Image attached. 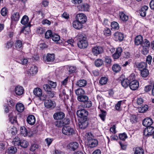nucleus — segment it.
<instances>
[{
    "mask_svg": "<svg viewBox=\"0 0 154 154\" xmlns=\"http://www.w3.org/2000/svg\"><path fill=\"white\" fill-rule=\"evenodd\" d=\"M78 37L79 40L78 43V47L80 48H86L88 45V44L86 35L84 33H80L78 35Z\"/></svg>",
    "mask_w": 154,
    "mask_h": 154,
    "instance_id": "nucleus-1",
    "label": "nucleus"
},
{
    "mask_svg": "<svg viewBox=\"0 0 154 154\" xmlns=\"http://www.w3.org/2000/svg\"><path fill=\"white\" fill-rule=\"evenodd\" d=\"M91 134L90 133H86V136H87V139L88 140V143L90 147L93 148L97 146L98 144V141L97 140L90 138V135Z\"/></svg>",
    "mask_w": 154,
    "mask_h": 154,
    "instance_id": "nucleus-2",
    "label": "nucleus"
},
{
    "mask_svg": "<svg viewBox=\"0 0 154 154\" xmlns=\"http://www.w3.org/2000/svg\"><path fill=\"white\" fill-rule=\"evenodd\" d=\"M88 114V112L84 109H80L76 112L77 116L82 119H87V116Z\"/></svg>",
    "mask_w": 154,
    "mask_h": 154,
    "instance_id": "nucleus-3",
    "label": "nucleus"
},
{
    "mask_svg": "<svg viewBox=\"0 0 154 154\" xmlns=\"http://www.w3.org/2000/svg\"><path fill=\"white\" fill-rule=\"evenodd\" d=\"M62 132L66 135H71L74 134L73 129L69 126L63 127L62 129Z\"/></svg>",
    "mask_w": 154,
    "mask_h": 154,
    "instance_id": "nucleus-4",
    "label": "nucleus"
},
{
    "mask_svg": "<svg viewBox=\"0 0 154 154\" xmlns=\"http://www.w3.org/2000/svg\"><path fill=\"white\" fill-rule=\"evenodd\" d=\"M103 51V48L100 46H95L92 49V53L94 56H97Z\"/></svg>",
    "mask_w": 154,
    "mask_h": 154,
    "instance_id": "nucleus-5",
    "label": "nucleus"
},
{
    "mask_svg": "<svg viewBox=\"0 0 154 154\" xmlns=\"http://www.w3.org/2000/svg\"><path fill=\"white\" fill-rule=\"evenodd\" d=\"M76 19L77 20L82 24L85 23L87 20L86 15L82 13L77 14L76 16Z\"/></svg>",
    "mask_w": 154,
    "mask_h": 154,
    "instance_id": "nucleus-6",
    "label": "nucleus"
},
{
    "mask_svg": "<svg viewBox=\"0 0 154 154\" xmlns=\"http://www.w3.org/2000/svg\"><path fill=\"white\" fill-rule=\"evenodd\" d=\"M144 134L146 137L152 135L154 133V128L152 127H148L144 130Z\"/></svg>",
    "mask_w": 154,
    "mask_h": 154,
    "instance_id": "nucleus-7",
    "label": "nucleus"
},
{
    "mask_svg": "<svg viewBox=\"0 0 154 154\" xmlns=\"http://www.w3.org/2000/svg\"><path fill=\"white\" fill-rule=\"evenodd\" d=\"M43 58L44 60L48 62L53 61L55 58L54 54H48L46 56H43Z\"/></svg>",
    "mask_w": 154,
    "mask_h": 154,
    "instance_id": "nucleus-8",
    "label": "nucleus"
},
{
    "mask_svg": "<svg viewBox=\"0 0 154 154\" xmlns=\"http://www.w3.org/2000/svg\"><path fill=\"white\" fill-rule=\"evenodd\" d=\"M114 38L116 41H122L124 39L123 34L119 32H116L114 34Z\"/></svg>",
    "mask_w": 154,
    "mask_h": 154,
    "instance_id": "nucleus-9",
    "label": "nucleus"
},
{
    "mask_svg": "<svg viewBox=\"0 0 154 154\" xmlns=\"http://www.w3.org/2000/svg\"><path fill=\"white\" fill-rule=\"evenodd\" d=\"M64 117V113L62 112H56L53 115V117L55 120H61Z\"/></svg>",
    "mask_w": 154,
    "mask_h": 154,
    "instance_id": "nucleus-10",
    "label": "nucleus"
},
{
    "mask_svg": "<svg viewBox=\"0 0 154 154\" xmlns=\"http://www.w3.org/2000/svg\"><path fill=\"white\" fill-rule=\"evenodd\" d=\"M153 120L151 119L147 118L144 119L143 122V126L148 127L150 126L153 123Z\"/></svg>",
    "mask_w": 154,
    "mask_h": 154,
    "instance_id": "nucleus-11",
    "label": "nucleus"
},
{
    "mask_svg": "<svg viewBox=\"0 0 154 154\" xmlns=\"http://www.w3.org/2000/svg\"><path fill=\"white\" fill-rule=\"evenodd\" d=\"M88 122L87 119H81L79 122V127L81 129H85L88 127Z\"/></svg>",
    "mask_w": 154,
    "mask_h": 154,
    "instance_id": "nucleus-12",
    "label": "nucleus"
},
{
    "mask_svg": "<svg viewBox=\"0 0 154 154\" xmlns=\"http://www.w3.org/2000/svg\"><path fill=\"white\" fill-rule=\"evenodd\" d=\"M139 85V82L138 81L133 80L130 82L129 87L131 90L134 91L137 89Z\"/></svg>",
    "mask_w": 154,
    "mask_h": 154,
    "instance_id": "nucleus-13",
    "label": "nucleus"
},
{
    "mask_svg": "<svg viewBox=\"0 0 154 154\" xmlns=\"http://www.w3.org/2000/svg\"><path fill=\"white\" fill-rule=\"evenodd\" d=\"M122 51V50L121 47H118L116 49V52L112 55V57L113 59H116L119 58L121 55V53Z\"/></svg>",
    "mask_w": 154,
    "mask_h": 154,
    "instance_id": "nucleus-14",
    "label": "nucleus"
},
{
    "mask_svg": "<svg viewBox=\"0 0 154 154\" xmlns=\"http://www.w3.org/2000/svg\"><path fill=\"white\" fill-rule=\"evenodd\" d=\"M23 88L20 86H16L15 88V91L16 94L18 95H21L23 94L24 92Z\"/></svg>",
    "mask_w": 154,
    "mask_h": 154,
    "instance_id": "nucleus-15",
    "label": "nucleus"
},
{
    "mask_svg": "<svg viewBox=\"0 0 154 154\" xmlns=\"http://www.w3.org/2000/svg\"><path fill=\"white\" fill-rule=\"evenodd\" d=\"M135 65L136 67L141 71L144 69H146L145 68L147 64L144 62L136 63Z\"/></svg>",
    "mask_w": 154,
    "mask_h": 154,
    "instance_id": "nucleus-16",
    "label": "nucleus"
},
{
    "mask_svg": "<svg viewBox=\"0 0 154 154\" xmlns=\"http://www.w3.org/2000/svg\"><path fill=\"white\" fill-rule=\"evenodd\" d=\"M26 121L29 124L33 125L35 122V118L33 115H30L27 117Z\"/></svg>",
    "mask_w": 154,
    "mask_h": 154,
    "instance_id": "nucleus-17",
    "label": "nucleus"
},
{
    "mask_svg": "<svg viewBox=\"0 0 154 154\" xmlns=\"http://www.w3.org/2000/svg\"><path fill=\"white\" fill-rule=\"evenodd\" d=\"M44 105L45 107L47 108L54 107L55 106L54 103L51 100H45L44 103Z\"/></svg>",
    "mask_w": 154,
    "mask_h": 154,
    "instance_id": "nucleus-18",
    "label": "nucleus"
},
{
    "mask_svg": "<svg viewBox=\"0 0 154 154\" xmlns=\"http://www.w3.org/2000/svg\"><path fill=\"white\" fill-rule=\"evenodd\" d=\"M82 23L78 21L77 20L73 22L72 23L73 27L75 29H80L82 27Z\"/></svg>",
    "mask_w": 154,
    "mask_h": 154,
    "instance_id": "nucleus-19",
    "label": "nucleus"
},
{
    "mask_svg": "<svg viewBox=\"0 0 154 154\" xmlns=\"http://www.w3.org/2000/svg\"><path fill=\"white\" fill-rule=\"evenodd\" d=\"M143 37L141 35L137 36L135 39L134 42L136 45H142L143 42Z\"/></svg>",
    "mask_w": 154,
    "mask_h": 154,
    "instance_id": "nucleus-20",
    "label": "nucleus"
},
{
    "mask_svg": "<svg viewBox=\"0 0 154 154\" xmlns=\"http://www.w3.org/2000/svg\"><path fill=\"white\" fill-rule=\"evenodd\" d=\"M34 94L36 97H38L42 94V90L39 88H37L33 90Z\"/></svg>",
    "mask_w": 154,
    "mask_h": 154,
    "instance_id": "nucleus-21",
    "label": "nucleus"
},
{
    "mask_svg": "<svg viewBox=\"0 0 154 154\" xmlns=\"http://www.w3.org/2000/svg\"><path fill=\"white\" fill-rule=\"evenodd\" d=\"M16 49L18 50H22L23 48V44L22 42L20 40H17L16 41L15 44Z\"/></svg>",
    "mask_w": 154,
    "mask_h": 154,
    "instance_id": "nucleus-22",
    "label": "nucleus"
},
{
    "mask_svg": "<svg viewBox=\"0 0 154 154\" xmlns=\"http://www.w3.org/2000/svg\"><path fill=\"white\" fill-rule=\"evenodd\" d=\"M79 144L76 142H73L69 144V148L73 151L77 149L79 146Z\"/></svg>",
    "mask_w": 154,
    "mask_h": 154,
    "instance_id": "nucleus-23",
    "label": "nucleus"
},
{
    "mask_svg": "<svg viewBox=\"0 0 154 154\" xmlns=\"http://www.w3.org/2000/svg\"><path fill=\"white\" fill-rule=\"evenodd\" d=\"M16 107L17 110L19 112H22L24 109V105L20 103H17L16 105Z\"/></svg>",
    "mask_w": 154,
    "mask_h": 154,
    "instance_id": "nucleus-24",
    "label": "nucleus"
},
{
    "mask_svg": "<svg viewBox=\"0 0 154 154\" xmlns=\"http://www.w3.org/2000/svg\"><path fill=\"white\" fill-rule=\"evenodd\" d=\"M130 81L127 79H123L121 82L122 85L124 88H126L130 85Z\"/></svg>",
    "mask_w": 154,
    "mask_h": 154,
    "instance_id": "nucleus-25",
    "label": "nucleus"
},
{
    "mask_svg": "<svg viewBox=\"0 0 154 154\" xmlns=\"http://www.w3.org/2000/svg\"><path fill=\"white\" fill-rule=\"evenodd\" d=\"M37 71V67L34 65H32L31 66L29 70L30 74L32 75L35 74Z\"/></svg>",
    "mask_w": 154,
    "mask_h": 154,
    "instance_id": "nucleus-26",
    "label": "nucleus"
},
{
    "mask_svg": "<svg viewBox=\"0 0 154 154\" xmlns=\"http://www.w3.org/2000/svg\"><path fill=\"white\" fill-rule=\"evenodd\" d=\"M76 84L80 87H83L86 85L87 81L84 79L80 80L77 82Z\"/></svg>",
    "mask_w": 154,
    "mask_h": 154,
    "instance_id": "nucleus-27",
    "label": "nucleus"
},
{
    "mask_svg": "<svg viewBox=\"0 0 154 154\" xmlns=\"http://www.w3.org/2000/svg\"><path fill=\"white\" fill-rule=\"evenodd\" d=\"M120 19L123 21H127L128 19V17L123 12H121L119 13Z\"/></svg>",
    "mask_w": 154,
    "mask_h": 154,
    "instance_id": "nucleus-28",
    "label": "nucleus"
},
{
    "mask_svg": "<svg viewBox=\"0 0 154 154\" xmlns=\"http://www.w3.org/2000/svg\"><path fill=\"white\" fill-rule=\"evenodd\" d=\"M79 101L80 102H83L84 103L87 100H88V97L86 95H84L78 96L77 98Z\"/></svg>",
    "mask_w": 154,
    "mask_h": 154,
    "instance_id": "nucleus-29",
    "label": "nucleus"
},
{
    "mask_svg": "<svg viewBox=\"0 0 154 154\" xmlns=\"http://www.w3.org/2000/svg\"><path fill=\"white\" fill-rule=\"evenodd\" d=\"M112 70L115 72H119L121 69L120 66L117 64H114L112 66Z\"/></svg>",
    "mask_w": 154,
    "mask_h": 154,
    "instance_id": "nucleus-30",
    "label": "nucleus"
},
{
    "mask_svg": "<svg viewBox=\"0 0 154 154\" xmlns=\"http://www.w3.org/2000/svg\"><path fill=\"white\" fill-rule=\"evenodd\" d=\"M85 93V91L82 88H78L75 91V93L78 96H80L84 95Z\"/></svg>",
    "mask_w": 154,
    "mask_h": 154,
    "instance_id": "nucleus-31",
    "label": "nucleus"
},
{
    "mask_svg": "<svg viewBox=\"0 0 154 154\" xmlns=\"http://www.w3.org/2000/svg\"><path fill=\"white\" fill-rule=\"evenodd\" d=\"M20 17L19 14L18 12L14 13L11 17L12 21H17L18 20Z\"/></svg>",
    "mask_w": 154,
    "mask_h": 154,
    "instance_id": "nucleus-32",
    "label": "nucleus"
},
{
    "mask_svg": "<svg viewBox=\"0 0 154 154\" xmlns=\"http://www.w3.org/2000/svg\"><path fill=\"white\" fill-rule=\"evenodd\" d=\"M21 140H20V138L18 137H16L13 140L12 142L13 144L15 146H19L20 144V143Z\"/></svg>",
    "mask_w": 154,
    "mask_h": 154,
    "instance_id": "nucleus-33",
    "label": "nucleus"
},
{
    "mask_svg": "<svg viewBox=\"0 0 154 154\" xmlns=\"http://www.w3.org/2000/svg\"><path fill=\"white\" fill-rule=\"evenodd\" d=\"M20 133L24 137L27 136L28 132L26 129L24 127H21L20 128Z\"/></svg>",
    "mask_w": 154,
    "mask_h": 154,
    "instance_id": "nucleus-34",
    "label": "nucleus"
},
{
    "mask_svg": "<svg viewBox=\"0 0 154 154\" xmlns=\"http://www.w3.org/2000/svg\"><path fill=\"white\" fill-rule=\"evenodd\" d=\"M148 109V106L147 105H144L141 106L138 108L139 112L140 113H143L146 111Z\"/></svg>",
    "mask_w": 154,
    "mask_h": 154,
    "instance_id": "nucleus-35",
    "label": "nucleus"
},
{
    "mask_svg": "<svg viewBox=\"0 0 154 154\" xmlns=\"http://www.w3.org/2000/svg\"><path fill=\"white\" fill-rule=\"evenodd\" d=\"M141 75L143 77H146L149 74V72L147 69H144L141 70Z\"/></svg>",
    "mask_w": 154,
    "mask_h": 154,
    "instance_id": "nucleus-36",
    "label": "nucleus"
},
{
    "mask_svg": "<svg viewBox=\"0 0 154 154\" xmlns=\"http://www.w3.org/2000/svg\"><path fill=\"white\" fill-rule=\"evenodd\" d=\"M17 149L16 147L14 146H11L8 149V152L10 154H14L16 152Z\"/></svg>",
    "mask_w": 154,
    "mask_h": 154,
    "instance_id": "nucleus-37",
    "label": "nucleus"
},
{
    "mask_svg": "<svg viewBox=\"0 0 154 154\" xmlns=\"http://www.w3.org/2000/svg\"><path fill=\"white\" fill-rule=\"evenodd\" d=\"M103 64V60L101 59H97L95 61V64L97 67H100Z\"/></svg>",
    "mask_w": 154,
    "mask_h": 154,
    "instance_id": "nucleus-38",
    "label": "nucleus"
},
{
    "mask_svg": "<svg viewBox=\"0 0 154 154\" xmlns=\"http://www.w3.org/2000/svg\"><path fill=\"white\" fill-rule=\"evenodd\" d=\"M112 29L117 30L119 28V26L118 23L114 21L112 22L111 25Z\"/></svg>",
    "mask_w": 154,
    "mask_h": 154,
    "instance_id": "nucleus-39",
    "label": "nucleus"
},
{
    "mask_svg": "<svg viewBox=\"0 0 154 154\" xmlns=\"http://www.w3.org/2000/svg\"><path fill=\"white\" fill-rule=\"evenodd\" d=\"M29 21L28 17L27 16L25 15L22 18L21 23L25 25L28 23Z\"/></svg>",
    "mask_w": 154,
    "mask_h": 154,
    "instance_id": "nucleus-40",
    "label": "nucleus"
},
{
    "mask_svg": "<svg viewBox=\"0 0 154 154\" xmlns=\"http://www.w3.org/2000/svg\"><path fill=\"white\" fill-rule=\"evenodd\" d=\"M141 45L143 47L149 48L150 45V43L146 39L143 42Z\"/></svg>",
    "mask_w": 154,
    "mask_h": 154,
    "instance_id": "nucleus-41",
    "label": "nucleus"
},
{
    "mask_svg": "<svg viewBox=\"0 0 154 154\" xmlns=\"http://www.w3.org/2000/svg\"><path fill=\"white\" fill-rule=\"evenodd\" d=\"M134 154H144L143 150L140 148H136Z\"/></svg>",
    "mask_w": 154,
    "mask_h": 154,
    "instance_id": "nucleus-42",
    "label": "nucleus"
},
{
    "mask_svg": "<svg viewBox=\"0 0 154 154\" xmlns=\"http://www.w3.org/2000/svg\"><path fill=\"white\" fill-rule=\"evenodd\" d=\"M51 39L54 42H57L60 39V36L57 34H54L51 36Z\"/></svg>",
    "mask_w": 154,
    "mask_h": 154,
    "instance_id": "nucleus-43",
    "label": "nucleus"
},
{
    "mask_svg": "<svg viewBox=\"0 0 154 154\" xmlns=\"http://www.w3.org/2000/svg\"><path fill=\"white\" fill-rule=\"evenodd\" d=\"M107 78L106 77H102L99 81V83L101 85L106 84L107 82Z\"/></svg>",
    "mask_w": 154,
    "mask_h": 154,
    "instance_id": "nucleus-44",
    "label": "nucleus"
},
{
    "mask_svg": "<svg viewBox=\"0 0 154 154\" xmlns=\"http://www.w3.org/2000/svg\"><path fill=\"white\" fill-rule=\"evenodd\" d=\"M92 105V103L91 101H89L88 100L86 101L84 103L83 106L84 107L89 108Z\"/></svg>",
    "mask_w": 154,
    "mask_h": 154,
    "instance_id": "nucleus-45",
    "label": "nucleus"
},
{
    "mask_svg": "<svg viewBox=\"0 0 154 154\" xmlns=\"http://www.w3.org/2000/svg\"><path fill=\"white\" fill-rule=\"evenodd\" d=\"M130 120L132 123H135L137 122V118L136 116L132 115L130 117Z\"/></svg>",
    "mask_w": 154,
    "mask_h": 154,
    "instance_id": "nucleus-46",
    "label": "nucleus"
},
{
    "mask_svg": "<svg viewBox=\"0 0 154 154\" xmlns=\"http://www.w3.org/2000/svg\"><path fill=\"white\" fill-rule=\"evenodd\" d=\"M19 145L23 147L26 148L28 146V143L26 140H21L20 143V144H19Z\"/></svg>",
    "mask_w": 154,
    "mask_h": 154,
    "instance_id": "nucleus-47",
    "label": "nucleus"
},
{
    "mask_svg": "<svg viewBox=\"0 0 154 154\" xmlns=\"http://www.w3.org/2000/svg\"><path fill=\"white\" fill-rule=\"evenodd\" d=\"M52 32L51 30L47 31L45 33V38H46L48 39L51 37Z\"/></svg>",
    "mask_w": 154,
    "mask_h": 154,
    "instance_id": "nucleus-48",
    "label": "nucleus"
},
{
    "mask_svg": "<svg viewBox=\"0 0 154 154\" xmlns=\"http://www.w3.org/2000/svg\"><path fill=\"white\" fill-rule=\"evenodd\" d=\"M104 62L106 64L109 65L111 63L112 60L109 57L106 56L105 57Z\"/></svg>",
    "mask_w": 154,
    "mask_h": 154,
    "instance_id": "nucleus-49",
    "label": "nucleus"
},
{
    "mask_svg": "<svg viewBox=\"0 0 154 154\" xmlns=\"http://www.w3.org/2000/svg\"><path fill=\"white\" fill-rule=\"evenodd\" d=\"M106 116V112L102 110H101V112L99 114V116L103 121H104Z\"/></svg>",
    "mask_w": 154,
    "mask_h": 154,
    "instance_id": "nucleus-50",
    "label": "nucleus"
},
{
    "mask_svg": "<svg viewBox=\"0 0 154 154\" xmlns=\"http://www.w3.org/2000/svg\"><path fill=\"white\" fill-rule=\"evenodd\" d=\"M43 88L45 91L46 92L51 89V88L48 84H44L43 85Z\"/></svg>",
    "mask_w": 154,
    "mask_h": 154,
    "instance_id": "nucleus-51",
    "label": "nucleus"
},
{
    "mask_svg": "<svg viewBox=\"0 0 154 154\" xmlns=\"http://www.w3.org/2000/svg\"><path fill=\"white\" fill-rule=\"evenodd\" d=\"M62 121H56L54 122L55 125L58 127H61L63 126Z\"/></svg>",
    "mask_w": 154,
    "mask_h": 154,
    "instance_id": "nucleus-52",
    "label": "nucleus"
},
{
    "mask_svg": "<svg viewBox=\"0 0 154 154\" xmlns=\"http://www.w3.org/2000/svg\"><path fill=\"white\" fill-rule=\"evenodd\" d=\"M82 6L83 7V8H81L80 9V11H88V9L89 7V5L87 4H82Z\"/></svg>",
    "mask_w": 154,
    "mask_h": 154,
    "instance_id": "nucleus-53",
    "label": "nucleus"
},
{
    "mask_svg": "<svg viewBox=\"0 0 154 154\" xmlns=\"http://www.w3.org/2000/svg\"><path fill=\"white\" fill-rule=\"evenodd\" d=\"M119 137L120 139L122 140H125L127 138V135L124 133L120 134Z\"/></svg>",
    "mask_w": 154,
    "mask_h": 154,
    "instance_id": "nucleus-54",
    "label": "nucleus"
},
{
    "mask_svg": "<svg viewBox=\"0 0 154 154\" xmlns=\"http://www.w3.org/2000/svg\"><path fill=\"white\" fill-rule=\"evenodd\" d=\"M48 83L52 88H54L56 87L57 83L56 82H54L51 81L49 80L48 81Z\"/></svg>",
    "mask_w": 154,
    "mask_h": 154,
    "instance_id": "nucleus-55",
    "label": "nucleus"
},
{
    "mask_svg": "<svg viewBox=\"0 0 154 154\" xmlns=\"http://www.w3.org/2000/svg\"><path fill=\"white\" fill-rule=\"evenodd\" d=\"M47 93L49 98H53L54 97L55 95L54 91H52L51 90Z\"/></svg>",
    "mask_w": 154,
    "mask_h": 154,
    "instance_id": "nucleus-56",
    "label": "nucleus"
},
{
    "mask_svg": "<svg viewBox=\"0 0 154 154\" xmlns=\"http://www.w3.org/2000/svg\"><path fill=\"white\" fill-rule=\"evenodd\" d=\"M76 70V68L73 66H70L69 67L68 71L69 74H70L73 72H74Z\"/></svg>",
    "mask_w": 154,
    "mask_h": 154,
    "instance_id": "nucleus-57",
    "label": "nucleus"
},
{
    "mask_svg": "<svg viewBox=\"0 0 154 154\" xmlns=\"http://www.w3.org/2000/svg\"><path fill=\"white\" fill-rule=\"evenodd\" d=\"M28 61V60L27 59L24 58L19 60L18 62L22 64H25L27 63Z\"/></svg>",
    "mask_w": 154,
    "mask_h": 154,
    "instance_id": "nucleus-58",
    "label": "nucleus"
},
{
    "mask_svg": "<svg viewBox=\"0 0 154 154\" xmlns=\"http://www.w3.org/2000/svg\"><path fill=\"white\" fill-rule=\"evenodd\" d=\"M63 126L65 125H68L70 122V120L68 118H65L63 120H62Z\"/></svg>",
    "mask_w": 154,
    "mask_h": 154,
    "instance_id": "nucleus-59",
    "label": "nucleus"
},
{
    "mask_svg": "<svg viewBox=\"0 0 154 154\" xmlns=\"http://www.w3.org/2000/svg\"><path fill=\"white\" fill-rule=\"evenodd\" d=\"M7 13V10L6 8H2L1 11V14L3 16H5Z\"/></svg>",
    "mask_w": 154,
    "mask_h": 154,
    "instance_id": "nucleus-60",
    "label": "nucleus"
},
{
    "mask_svg": "<svg viewBox=\"0 0 154 154\" xmlns=\"http://www.w3.org/2000/svg\"><path fill=\"white\" fill-rule=\"evenodd\" d=\"M38 145L36 144L32 145L30 148V150L34 151L38 148Z\"/></svg>",
    "mask_w": 154,
    "mask_h": 154,
    "instance_id": "nucleus-61",
    "label": "nucleus"
},
{
    "mask_svg": "<svg viewBox=\"0 0 154 154\" xmlns=\"http://www.w3.org/2000/svg\"><path fill=\"white\" fill-rule=\"evenodd\" d=\"M8 105L10 107L13 106L15 105V103L12 99H10L8 100Z\"/></svg>",
    "mask_w": 154,
    "mask_h": 154,
    "instance_id": "nucleus-62",
    "label": "nucleus"
},
{
    "mask_svg": "<svg viewBox=\"0 0 154 154\" xmlns=\"http://www.w3.org/2000/svg\"><path fill=\"white\" fill-rule=\"evenodd\" d=\"M149 48H147L143 47V49L142 51V54L144 55L147 54L149 52Z\"/></svg>",
    "mask_w": 154,
    "mask_h": 154,
    "instance_id": "nucleus-63",
    "label": "nucleus"
},
{
    "mask_svg": "<svg viewBox=\"0 0 154 154\" xmlns=\"http://www.w3.org/2000/svg\"><path fill=\"white\" fill-rule=\"evenodd\" d=\"M122 102V101H119L118 102L117 104L115 105V108L116 110H120Z\"/></svg>",
    "mask_w": 154,
    "mask_h": 154,
    "instance_id": "nucleus-64",
    "label": "nucleus"
}]
</instances>
